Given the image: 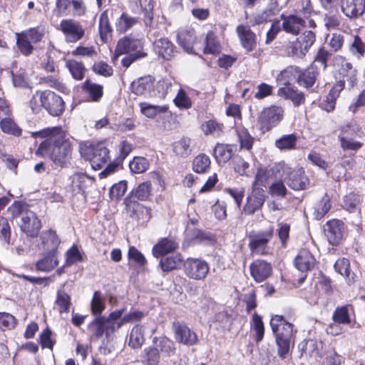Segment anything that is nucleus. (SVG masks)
<instances>
[{"instance_id": "obj_47", "label": "nucleus", "mask_w": 365, "mask_h": 365, "mask_svg": "<svg viewBox=\"0 0 365 365\" xmlns=\"http://www.w3.org/2000/svg\"><path fill=\"white\" fill-rule=\"evenodd\" d=\"M175 105L180 109H188L192 106V101L184 89L180 88L174 98Z\"/></svg>"}, {"instance_id": "obj_37", "label": "nucleus", "mask_w": 365, "mask_h": 365, "mask_svg": "<svg viewBox=\"0 0 365 365\" xmlns=\"http://www.w3.org/2000/svg\"><path fill=\"white\" fill-rule=\"evenodd\" d=\"M182 259L180 254L162 258L160 265L163 272H170L180 267Z\"/></svg>"}, {"instance_id": "obj_49", "label": "nucleus", "mask_w": 365, "mask_h": 365, "mask_svg": "<svg viewBox=\"0 0 365 365\" xmlns=\"http://www.w3.org/2000/svg\"><path fill=\"white\" fill-rule=\"evenodd\" d=\"M143 362L148 365H158L160 353L156 347H148L144 350Z\"/></svg>"}, {"instance_id": "obj_38", "label": "nucleus", "mask_w": 365, "mask_h": 365, "mask_svg": "<svg viewBox=\"0 0 365 365\" xmlns=\"http://www.w3.org/2000/svg\"><path fill=\"white\" fill-rule=\"evenodd\" d=\"M0 128L4 133L14 136H20L21 135V129L17 126L11 116L0 120Z\"/></svg>"}, {"instance_id": "obj_35", "label": "nucleus", "mask_w": 365, "mask_h": 365, "mask_svg": "<svg viewBox=\"0 0 365 365\" xmlns=\"http://www.w3.org/2000/svg\"><path fill=\"white\" fill-rule=\"evenodd\" d=\"M144 326L137 324L131 330L129 339V346L133 349L140 348L145 341Z\"/></svg>"}, {"instance_id": "obj_13", "label": "nucleus", "mask_w": 365, "mask_h": 365, "mask_svg": "<svg viewBox=\"0 0 365 365\" xmlns=\"http://www.w3.org/2000/svg\"><path fill=\"white\" fill-rule=\"evenodd\" d=\"M344 223L339 220H332L326 223L324 232L329 242L332 245H339L344 237Z\"/></svg>"}, {"instance_id": "obj_41", "label": "nucleus", "mask_w": 365, "mask_h": 365, "mask_svg": "<svg viewBox=\"0 0 365 365\" xmlns=\"http://www.w3.org/2000/svg\"><path fill=\"white\" fill-rule=\"evenodd\" d=\"M297 141V138L294 134L284 135L280 138L276 140V147L281 150L294 149Z\"/></svg>"}, {"instance_id": "obj_36", "label": "nucleus", "mask_w": 365, "mask_h": 365, "mask_svg": "<svg viewBox=\"0 0 365 365\" xmlns=\"http://www.w3.org/2000/svg\"><path fill=\"white\" fill-rule=\"evenodd\" d=\"M141 113L148 118H153L159 114L165 113L168 107L166 106H155L148 103H140Z\"/></svg>"}, {"instance_id": "obj_25", "label": "nucleus", "mask_w": 365, "mask_h": 365, "mask_svg": "<svg viewBox=\"0 0 365 365\" xmlns=\"http://www.w3.org/2000/svg\"><path fill=\"white\" fill-rule=\"evenodd\" d=\"M316 40L315 34L312 31H306L300 37L299 43V48L294 46L293 48V53L297 57H302L305 56L306 53L309 51Z\"/></svg>"}, {"instance_id": "obj_15", "label": "nucleus", "mask_w": 365, "mask_h": 365, "mask_svg": "<svg viewBox=\"0 0 365 365\" xmlns=\"http://www.w3.org/2000/svg\"><path fill=\"white\" fill-rule=\"evenodd\" d=\"M342 13L349 19L361 16L365 11V0H340Z\"/></svg>"}, {"instance_id": "obj_59", "label": "nucleus", "mask_w": 365, "mask_h": 365, "mask_svg": "<svg viewBox=\"0 0 365 365\" xmlns=\"http://www.w3.org/2000/svg\"><path fill=\"white\" fill-rule=\"evenodd\" d=\"M331 208V203L329 197L326 195L318 203L315 208V216L317 219L323 217Z\"/></svg>"}, {"instance_id": "obj_8", "label": "nucleus", "mask_w": 365, "mask_h": 365, "mask_svg": "<svg viewBox=\"0 0 365 365\" xmlns=\"http://www.w3.org/2000/svg\"><path fill=\"white\" fill-rule=\"evenodd\" d=\"M210 270L208 264L202 259L189 258L184 263V271L187 277L195 280H203Z\"/></svg>"}, {"instance_id": "obj_57", "label": "nucleus", "mask_w": 365, "mask_h": 365, "mask_svg": "<svg viewBox=\"0 0 365 365\" xmlns=\"http://www.w3.org/2000/svg\"><path fill=\"white\" fill-rule=\"evenodd\" d=\"M202 130L205 135H220L222 128L215 120H209L202 125Z\"/></svg>"}, {"instance_id": "obj_61", "label": "nucleus", "mask_w": 365, "mask_h": 365, "mask_svg": "<svg viewBox=\"0 0 365 365\" xmlns=\"http://www.w3.org/2000/svg\"><path fill=\"white\" fill-rule=\"evenodd\" d=\"M335 270L341 276L349 277L350 276V263L346 258H340L334 264Z\"/></svg>"}, {"instance_id": "obj_32", "label": "nucleus", "mask_w": 365, "mask_h": 365, "mask_svg": "<svg viewBox=\"0 0 365 365\" xmlns=\"http://www.w3.org/2000/svg\"><path fill=\"white\" fill-rule=\"evenodd\" d=\"M340 74L342 76V79L337 83L343 82V86H344L345 82L346 81L350 88L354 86L357 81L356 71L353 68L351 63L349 62L342 63Z\"/></svg>"}, {"instance_id": "obj_43", "label": "nucleus", "mask_w": 365, "mask_h": 365, "mask_svg": "<svg viewBox=\"0 0 365 365\" xmlns=\"http://www.w3.org/2000/svg\"><path fill=\"white\" fill-rule=\"evenodd\" d=\"M220 51V46L217 41L216 36L212 31H209L205 38V53L217 54Z\"/></svg>"}, {"instance_id": "obj_18", "label": "nucleus", "mask_w": 365, "mask_h": 365, "mask_svg": "<svg viewBox=\"0 0 365 365\" xmlns=\"http://www.w3.org/2000/svg\"><path fill=\"white\" fill-rule=\"evenodd\" d=\"M133 53H145L143 51V45L140 41L129 37H125L118 41L115 51L116 57Z\"/></svg>"}, {"instance_id": "obj_30", "label": "nucleus", "mask_w": 365, "mask_h": 365, "mask_svg": "<svg viewBox=\"0 0 365 365\" xmlns=\"http://www.w3.org/2000/svg\"><path fill=\"white\" fill-rule=\"evenodd\" d=\"M344 89L343 82L336 83L329 92L326 99L321 103L322 109L327 112L332 111L335 108L336 100Z\"/></svg>"}, {"instance_id": "obj_4", "label": "nucleus", "mask_w": 365, "mask_h": 365, "mask_svg": "<svg viewBox=\"0 0 365 365\" xmlns=\"http://www.w3.org/2000/svg\"><path fill=\"white\" fill-rule=\"evenodd\" d=\"M274 235V228L270 226L267 230L249 235V248L252 255H264L268 253L267 245Z\"/></svg>"}, {"instance_id": "obj_5", "label": "nucleus", "mask_w": 365, "mask_h": 365, "mask_svg": "<svg viewBox=\"0 0 365 365\" xmlns=\"http://www.w3.org/2000/svg\"><path fill=\"white\" fill-rule=\"evenodd\" d=\"M282 170V176L287 185L292 189L299 190L306 189L309 180L305 175V171L302 168L292 169L285 163L279 165Z\"/></svg>"}, {"instance_id": "obj_27", "label": "nucleus", "mask_w": 365, "mask_h": 365, "mask_svg": "<svg viewBox=\"0 0 365 365\" xmlns=\"http://www.w3.org/2000/svg\"><path fill=\"white\" fill-rule=\"evenodd\" d=\"M153 82L150 77L140 78L131 84L132 91L138 96H151Z\"/></svg>"}, {"instance_id": "obj_31", "label": "nucleus", "mask_w": 365, "mask_h": 365, "mask_svg": "<svg viewBox=\"0 0 365 365\" xmlns=\"http://www.w3.org/2000/svg\"><path fill=\"white\" fill-rule=\"evenodd\" d=\"M178 43L187 52L192 53L195 36L193 30L182 29L178 34Z\"/></svg>"}, {"instance_id": "obj_54", "label": "nucleus", "mask_w": 365, "mask_h": 365, "mask_svg": "<svg viewBox=\"0 0 365 365\" xmlns=\"http://www.w3.org/2000/svg\"><path fill=\"white\" fill-rule=\"evenodd\" d=\"M268 178L266 170L262 168L257 169L255 180L252 183L251 189H264L263 187L266 186Z\"/></svg>"}, {"instance_id": "obj_23", "label": "nucleus", "mask_w": 365, "mask_h": 365, "mask_svg": "<svg viewBox=\"0 0 365 365\" xmlns=\"http://www.w3.org/2000/svg\"><path fill=\"white\" fill-rule=\"evenodd\" d=\"M178 248V242L173 238L165 237L158 241L153 247V255L155 257H160L170 252H175Z\"/></svg>"}, {"instance_id": "obj_7", "label": "nucleus", "mask_w": 365, "mask_h": 365, "mask_svg": "<svg viewBox=\"0 0 365 365\" xmlns=\"http://www.w3.org/2000/svg\"><path fill=\"white\" fill-rule=\"evenodd\" d=\"M41 105L53 116L61 115L65 109L62 98L51 91H41Z\"/></svg>"}, {"instance_id": "obj_48", "label": "nucleus", "mask_w": 365, "mask_h": 365, "mask_svg": "<svg viewBox=\"0 0 365 365\" xmlns=\"http://www.w3.org/2000/svg\"><path fill=\"white\" fill-rule=\"evenodd\" d=\"M106 308L103 298L99 291H96L93 294L91 302V309L93 314H101Z\"/></svg>"}, {"instance_id": "obj_24", "label": "nucleus", "mask_w": 365, "mask_h": 365, "mask_svg": "<svg viewBox=\"0 0 365 365\" xmlns=\"http://www.w3.org/2000/svg\"><path fill=\"white\" fill-rule=\"evenodd\" d=\"M41 243L39 245L40 249L44 252H57L60 240L53 230L43 232L41 235Z\"/></svg>"}, {"instance_id": "obj_22", "label": "nucleus", "mask_w": 365, "mask_h": 365, "mask_svg": "<svg viewBox=\"0 0 365 365\" xmlns=\"http://www.w3.org/2000/svg\"><path fill=\"white\" fill-rule=\"evenodd\" d=\"M316 264L313 255L307 249L301 250L294 259V264L301 272H307L312 269Z\"/></svg>"}, {"instance_id": "obj_28", "label": "nucleus", "mask_w": 365, "mask_h": 365, "mask_svg": "<svg viewBox=\"0 0 365 365\" xmlns=\"http://www.w3.org/2000/svg\"><path fill=\"white\" fill-rule=\"evenodd\" d=\"M155 52L164 59L169 60L174 56L175 47L173 43L165 38L156 40L154 44Z\"/></svg>"}, {"instance_id": "obj_2", "label": "nucleus", "mask_w": 365, "mask_h": 365, "mask_svg": "<svg viewBox=\"0 0 365 365\" xmlns=\"http://www.w3.org/2000/svg\"><path fill=\"white\" fill-rule=\"evenodd\" d=\"M80 153L85 159L90 161L94 170H100L106 166L101 173L103 177L112 173L117 167L115 164L108 163L110 160L109 150L103 143L81 145Z\"/></svg>"}, {"instance_id": "obj_12", "label": "nucleus", "mask_w": 365, "mask_h": 365, "mask_svg": "<svg viewBox=\"0 0 365 365\" xmlns=\"http://www.w3.org/2000/svg\"><path fill=\"white\" fill-rule=\"evenodd\" d=\"M270 326L275 336L293 337L294 325L288 322L283 316H272L270 320Z\"/></svg>"}, {"instance_id": "obj_56", "label": "nucleus", "mask_w": 365, "mask_h": 365, "mask_svg": "<svg viewBox=\"0 0 365 365\" xmlns=\"http://www.w3.org/2000/svg\"><path fill=\"white\" fill-rule=\"evenodd\" d=\"M151 183L145 182L140 184L133 192V195L140 200H145L150 195Z\"/></svg>"}, {"instance_id": "obj_34", "label": "nucleus", "mask_w": 365, "mask_h": 365, "mask_svg": "<svg viewBox=\"0 0 365 365\" xmlns=\"http://www.w3.org/2000/svg\"><path fill=\"white\" fill-rule=\"evenodd\" d=\"M155 346L163 356H170L174 355L175 352L173 341L167 337H160L156 339V341H155Z\"/></svg>"}, {"instance_id": "obj_3", "label": "nucleus", "mask_w": 365, "mask_h": 365, "mask_svg": "<svg viewBox=\"0 0 365 365\" xmlns=\"http://www.w3.org/2000/svg\"><path fill=\"white\" fill-rule=\"evenodd\" d=\"M284 116V109L281 106H271L264 108L259 114L257 125L263 133L269 131L278 125Z\"/></svg>"}, {"instance_id": "obj_9", "label": "nucleus", "mask_w": 365, "mask_h": 365, "mask_svg": "<svg viewBox=\"0 0 365 365\" xmlns=\"http://www.w3.org/2000/svg\"><path fill=\"white\" fill-rule=\"evenodd\" d=\"M294 73H298V83L305 88L312 87L316 81V71L313 66L304 71H298L297 68L292 67L287 68L280 73L277 77V81H282L284 78H288L289 75Z\"/></svg>"}, {"instance_id": "obj_14", "label": "nucleus", "mask_w": 365, "mask_h": 365, "mask_svg": "<svg viewBox=\"0 0 365 365\" xmlns=\"http://www.w3.org/2000/svg\"><path fill=\"white\" fill-rule=\"evenodd\" d=\"M252 277L256 282H262L269 278L272 273L271 264L264 260L256 259L250 266Z\"/></svg>"}, {"instance_id": "obj_42", "label": "nucleus", "mask_w": 365, "mask_h": 365, "mask_svg": "<svg viewBox=\"0 0 365 365\" xmlns=\"http://www.w3.org/2000/svg\"><path fill=\"white\" fill-rule=\"evenodd\" d=\"M56 304L58 307L59 312L68 313L71 305V299L69 294L63 290H58L56 294Z\"/></svg>"}, {"instance_id": "obj_64", "label": "nucleus", "mask_w": 365, "mask_h": 365, "mask_svg": "<svg viewBox=\"0 0 365 365\" xmlns=\"http://www.w3.org/2000/svg\"><path fill=\"white\" fill-rule=\"evenodd\" d=\"M344 36L341 34H332L328 42L330 50L333 52L339 51L344 44Z\"/></svg>"}, {"instance_id": "obj_21", "label": "nucleus", "mask_w": 365, "mask_h": 365, "mask_svg": "<svg viewBox=\"0 0 365 365\" xmlns=\"http://www.w3.org/2000/svg\"><path fill=\"white\" fill-rule=\"evenodd\" d=\"M283 30L293 35L299 34L302 28L305 26V20L297 15H289L282 16Z\"/></svg>"}, {"instance_id": "obj_51", "label": "nucleus", "mask_w": 365, "mask_h": 365, "mask_svg": "<svg viewBox=\"0 0 365 365\" xmlns=\"http://www.w3.org/2000/svg\"><path fill=\"white\" fill-rule=\"evenodd\" d=\"M133 217L143 222L148 221L150 218V210L140 203L133 205Z\"/></svg>"}, {"instance_id": "obj_17", "label": "nucleus", "mask_w": 365, "mask_h": 365, "mask_svg": "<svg viewBox=\"0 0 365 365\" xmlns=\"http://www.w3.org/2000/svg\"><path fill=\"white\" fill-rule=\"evenodd\" d=\"M175 339L183 344L191 346L197 341V334L187 325L176 322L173 324Z\"/></svg>"}, {"instance_id": "obj_45", "label": "nucleus", "mask_w": 365, "mask_h": 365, "mask_svg": "<svg viewBox=\"0 0 365 365\" xmlns=\"http://www.w3.org/2000/svg\"><path fill=\"white\" fill-rule=\"evenodd\" d=\"M111 31L112 28L109 23L108 14L104 11L101 14L99 19V33L103 41H107Z\"/></svg>"}, {"instance_id": "obj_44", "label": "nucleus", "mask_w": 365, "mask_h": 365, "mask_svg": "<svg viewBox=\"0 0 365 365\" xmlns=\"http://www.w3.org/2000/svg\"><path fill=\"white\" fill-rule=\"evenodd\" d=\"M332 320L341 324H349L351 317L349 313V306L338 307L334 312Z\"/></svg>"}, {"instance_id": "obj_19", "label": "nucleus", "mask_w": 365, "mask_h": 365, "mask_svg": "<svg viewBox=\"0 0 365 365\" xmlns=\"http://www.w3.org/2000/svg\"><path fill=\"white\" fill-rule=\"evenodd\" d=\"M282 81H284L283 84L284 86L279 88L278 96L284 99L290 100L295 106H299L304 103L305 101L304 93L292 87L289 83V81H287L286 78H284Z\"/></svg>"}, {"instance_id": "obj_6", "label": "nucleus", "mask_w": 365, "mask_h": 365, "mask_svg": "<svg viewBox=\"0 0 365 365\" xmlns=\"http://www.w3.org/2000/svg\"><path fill=\"white\" fill-rule=\"evenodd\" d=\"M267 198L264 189H251L248 192L242 212L246 215H252L262 210Z\"/></svg>"}, {"instance_id": "obj_33", "label": "nucleus", "mask_w": 365, "mask_h": 365, "mask_svg": "<svg viewBox=\"0 0 365 365\" xmlns=\"http://www.w3.org/2000/svg\"><path fill=\"white\" fill-rule=\"evenodd\" d=\"M82 89L88 93L91 100L94 102L99 101L103 94V86L92 82L90 80H86L83 83Z\"/></svg>"}, {"instance_id": "obj_16", "label": "nucleus", "mask_w": 365, "mask_h": 365, "mask_svg": "<svg viewBox=\"0 0 365 365\" xmlns=\"http://www.w3.org/2000/svg\"><path fill=\"white\" fill-rule=\"evenodd\" d=\"M236 32L242 46L248 52L252 51L257 46L256 34L249 26L240 24L237 26Z\"/></svg>"}, {"instance_id": "obj_60", "label": "nucleus", "mask_w": 365, "mask_h": 365, "mask_svg": "<svg viewBox=\"0 0 365 365\" xmlns=\"http://www.w3.org/2000/svg\"><path fill=\"white\" fill-rule=\"evenodd\" d=\"M277 344L278 346V354L280 357L284 358L289 352L290 347V341L292 337L275 336Z\"/></svg>"}, {"instance_id": "obj_50", "label": "nucleus", "mask_w": 365, "mask_h": 365, "mask_svg": "<svg viewBox=\"0 0 365 365\" xmlns=\"http://www.w3.org/2000/svg\"><path fill=\"white\" fill-rule=\"evenodd\" d=\"M136 22L137 19L135 18H133L125 14H123L116 23V29L120 32H125L134 26Z\"/></svg>"}, {"instance_id": "obj_63", "label": "nucleus", "mask_w": 365, "mask_h": 365, "mask_svg": "<svg viewBox=\"0 0 365 365\" xmlns=\"http://www.w3.org/2000/svg\"><path fill=\"white\" fill-rule=\"evenodd\" d=\"M93 71L96 74L106 77L112 76L113 72L112 67L103 61L96 62L93 66Z\"/></svg>"}, {"instance_id": "obj_20", "label": "nucleus", "mask_w": 365, "mask_h": 365, "mask_svg": "<svg viewBox=\"0 0 365 365\" xmlns=\"http://www.w3.org/2000/svg\"><path fill=\"white\" fill-rule=\"evenodd\" d=\"M41 227V221L36 214L24 208V232L28 237H36Z\"/></svg>"}, {"instance_id": "obj_40", "label": "nucleus", "mask_w": 365, "mask_h": 365, "mask_svg": "<svg viewBox=\"0 0 365 365\" xmlns=\"http://www.w3.org/2000/svg\"><path fill=\"white\" fill-rule=\"evenodd\" d=\"M214 155L218 163H225L231 158L232 149L230 145L217 144L214 149Z\"/></svg>"}, {"instance_id": "obj_62", "label": "nucleus", "mask_w": 365, "mask_h": 365, "mask_svg": "<svg viewBox=\"0 0 365 365\" xmlns=\"http://www.w3.org/2000/svg\"><path fill=\"white\" fill-rule=\"evenodd\" d=\"M359 201V195L354 193H349L344 197L343 206L346 210L353 212L356 210Z\"/></svg>"}, {"instance_id": "obj_58", "label": "nucleus", "mask_w": 365, "mask_h": 365, "mask_svg": "<svg viewBox=\"0 0 365 365\" xmlns=\"http://www.w3.org/2000/svg\"><path fill=\"white\" fill-rule=\"evenodd\" d=\"M252 327L256 333L257 341H260L264 336V327L262 318L257 313H255L252 317Z\"/></svg>"}, {"instance_id": "obj_39", "label": "nucleus", "mask_w": 365, "mask_h": 365, "mask_svg": "<svg viewBox=\"0 0 365 365\" xmlns=\"http://www.w3.org/2000/svg\"><path fill=\"white\" fill-rule=\"evenodd\" d=\"M210 159L207 155L200 154L193 160V170L198 173H206L210 169Z\"/></svg>"}, {"instance_id": "obj_26", "label": "nucleus", "mask_w": 365, "mask_h": 365, "mask_svg": "<svg viewBox=\"0 0 365 365\" xmlns=\"http://www.w3.org/2000/svg\"><path fill=\"white\" fill-rule=\"evenodd\" d=\"M192 150V140L188 137H182L173 144L174 153L182 158L189 156Z\"/></svg>"}, {"instance_id": "obj_52", "label": "nucleus", "mask_w": 365, "mask_h": 365, "mask_svg": "<svg viewBox=\"0 0 365 365\" xmlns=\"http://www.w3.org/2000/svg\"><path fill=\"white\" fill-rule=\"evenodd\" d=\"M17 324L16 318L11 314L0 312V329L2 331L11 330L15 328Z\"/></svg>"}, {"instance_id": "obj_11", "label": "nucleus", "mask_w": 365, "mask_h": 365, "mask_svg": "<svg viewBox=\"0 0 365 365\" xmlns=\"http://www.w3.org/2000/svg\"><path fill=\"white\" fill-rule=\"evenodd\" d=\"M360 129L356 125L349 123L344 126L341 129V133L339 136L341 147L343 150H350L356 151L362 146V143L352 140L350 137L357 135Z\"/></svg>"}, {"instance_id": "obj_10", "label": "nucleus", "mask_w": 365, "mask_h": 365, "mask_svg": "<svg viewBox=\"0 0 365 365\" xmlns=\"http://www.w3.org/2000/svg\"><path fill=\"white\" fill-rule=\"evenodd\" d=\"M60 29L64 34L66 41L68 43L77 42L85 34L83 26L72 19L62 20L60 24Z\"/></svg>"}, {"instance_id": "obj_53", "label": "nucleus", "mask_w": 365, "mask_h": 365, "mask_svg": "<svg viewBox=\"0 0 365 365\" xmlns=\"http://www.w3.org/2000/svg\"><path fill=\"white\" fill-rule=\"evenodd\" d=\"M149 163L145 158L135 157L130 163L129 167L134 173H143L148 168Z\"/></svg>"}, {"instance_id": "obj_46", "label": "nucleus", "mask_w": 365, "mask_h": 365, "mask_svg": "<svg viewBox=\"0 0 365 365\" xmlns=\"http://www.w3.org/2000/svg\"><path fill=\"white\" fill-rule=\"evenodd\" d=\"M66 67L75 79L81 80L83 78L85 68L82 63L75 60H68L66 62Z\"/></svg>"}, {"instance_id": "obj_1", "label": "nucleus", "mask_w": 365, "mask_h": 365, "mask_svg": "<svg viewBox=\"0 0 365 365\" xmlns=\"http://www.w3.org/2000/svg\"><path fill=\"white\" fill-rule=\"evenodd\" d=\"M32 136L46 138L37 149L36 153L48 157L55 168L67 167L72 158L73 146L66 138L61 126L49 127L38 132L32 133Z\"/></svg>"}, {"instance_id": "obj_55", "label": "nucleus", "mask_w": 365, "mask_h": 365, "mask_svg": "<svg viewBox=\"0 0 365 365\" xmlns=\"http://www.w3.org/2000/svg\"><path fill=\"white\" fill-rule=\"evenodd\" d=\"M144 317V314L140 311H133L124 315L122 319L117 322V328H120L125 324L133 323L140 321Z\"/></svg>"}, {"instance_id": "obj_29", "label": "nucleus", "mask_w": 365, "mask_h": 365, "mask_svg": "<svg viewBox=\"0 0 365 365\" xmlns=\"http://www.w3.org/2000/svg\"><path fill=\"white\" fill-rule=\"evenodd\" d=\"M45 256L36 262L38 270L49 272L58 264L57 252H45Z\"/></svg>"}]
</instances>
